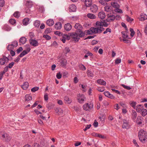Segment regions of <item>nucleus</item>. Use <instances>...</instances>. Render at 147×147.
<instances>
[{"instance_id": "obj_1", "label": "nucleus", "mask_w": 147, "mask_h": 147, "mask_svg": "<svg viewBox=\"0 0 147 147\" xmlns=\"http://www.w3.org/2000/svg\"><path fill=\"white\" fill-rule=\"evenodd\" d=\"M138 137L140 140L142 142L147 141V132L145 131L141 130L138 132Z\"/></svg>"}, {"instance_id": "obj_2", "label": "nucleus", "mask_w": 147, "mask_h": 147, "mask_svg": "<svg viewBox=\"0 0 147 147\" xmlns=\"http://www.w3.org/2000/svg\"><path fill=\"white\" fill-rule=\"evenodd\" d=\"M89 30V35H92L93 33L96 34L97 33H100L104 30V28L101 27L95 28L94 27L91 28Z\"/></svg>"}, {"instance_id": "obj_3", "label": "nucleus", "mask_w": 147, "mask_h": 147, "mask_svg": "<svg viewBox=\"0 0 147 147\" xmlns=\"http://www.w3.org/2000/svg\"><path fill=\"white\" fill-rule=\"evenodd\" d=\"M2 139L5 142H9L11 140V138L9 134L6 133H3L2 135Z\"/></svg>"}, {"instance_id": "obj_4", "label": "nucleus", "mask_w": 147, "mask_h": 147, "mask_svg": "<svg viewBox=\"0 0 147 147\" xmlns=\"http://www.w3.org/2000/svg\"><path fill=\"white\" fill-rule=\"evenodd\" d=\"M9 59L5 56H3L2 58H0V65H3L5 63H7L9 61Z\"/></svg>"}, {"instance_id": "obj_5", "label": "nucleus", "mask_w": 147, "mask_h": 147, "mask_svg": "<svg viewBox=\"0 0 147 147\" xmlns=\"http://www.w3.org/2000/svg\"><path fill=\"white\" fill-rule=\"evenodd\" d=\"M89 30H85L84 32H83L81 30H80L78 32V35H79V37H84L85 35H89Z\"/></svg>"}, {"instance_id": "obj_6", "label": "nucleus", "mask_w": 147, "mask_h": 147, "mask_svg": "<svg viewBox=\"0 0 147 147\" xmlns=\"http://www.w3.org/2000/svg\"><path fill=\"white\" fill-rule=\"evenodd\" d=\"M85 98L84 95V94L80 95V94H78L77 98L78 102L80 103H83L84 101V99Z\"/></svg>"}, {"instance_id": "obj_7", "label": "nucleus", "mask_w": 147, "mask_h": 147, "mask_svg": "<svg viewBox=\"0 0 147 147\" xmlns=\"http://www.w3.org/2000/svg\"><path fill=\"white\" fill-rule=\"evenodd\" d=\"M107 18L106 20L107 22H110L114 20L115 18V16L111 14H108L107 15Z\"/></svg>"}, {"instance_id": "obj_8", "label": "nucleus", "mask_w": 147, "mask_h": 147, "mask_svg": "<svg viewBox=\"0 0 147 147\" xmlns=\"http://www.w3.org/2000/svg\"><path fill=\"white\" fill-rule=\"evenodd\" d=\"M93 107V106L91 104L89 105L88 103H86L84 104L83 106L84 109L87 111H89L90 109H91Z\"/></svg>"}, {"instance_id": "obj_9", "label": "nucleus", "mask_w": 147, "mask_h": 147, "mask_svg": "<svg viewBox=\"0 0 147 147\" xmlns=\"http://www.w3.org/2000/svg\"><path fill=\"white\" fill-rule=\"evenodd\" d=\"M29 41L30 44L33 46L36 47L38 45V43L36 40L31 38Z\"/></svg>"}, {"instance_id": "obj_10", "label": "nucleus", "mask_w": 147, "mask_h": 147, "mask_svg": "<svg viewBox=\"0 0 147 147\" xmlns=\"http://www.w3.org/2000/svg\"><path fill=\"white\" fill-rule=\"evenodd\" d=\"M131 37H120L119 40L120 41H123L125 43H131L130 41L129 40Z\"/></svg>"}, {"instance_id": "obj_11", "label": "nucleus", "mask_w": 147, "mask_h": 147, "mask_svg": "<svg viewBox=\"0 0 147 147\" xmlns=\"http://www.w3.org/2000/svg\"><path fill=\"white\" fill-rule=\"evenodd\" d=\"M98 9V7L95 4L93 5L90 8L91 11L94 13H96Z\"/></svg>"}, {"instance_id": "obj_12", "label": "nucleus", "mask_w": 147, "mask_h": 147, "mask_svg": "<svg viewBox=\"0 0 147 147\" xmlns=\"http://www.w3.org/2000/svg\"><path fill=\"white\" fill-rule=\"evenodd\" d=\"M140 20L141 21H143L147 19V16L144 13H141L139 17Z\"/></svg>"}, {"instance_id": "obj_13", "label": "nucleus", "mask_w": 147, "mask_h": 147, "mask_svg": "<svg viewBox=\"0 0 147 147\" xmlns=\"http://www.w3.org/2000/svg\"><path fill=\"white\" fill-rule=\"evenodd\" d=\"M60 62L61 64V65L63 67H65L67 63V60L64 58H62L60 60Z\"/></svg>"}, {"instance_id": "obj_14", "label": "nucleus", "mask_w": 147, "mask_h": 147, "mask_svg": "<svg viewBox=\"0 0 147 147\" xmlns=\"http://www.w3.org/2000/svg\"><path fill=\"white\" fill-rule=\"evenodd\" d=\"M76 6L74 5H70L69 7V9L70 12H74L76 10Z\"/></svg>"}, {"instance_id": "obj_15", "label": "nucleus", "mask_w": 147, "mask_h": 147, "mask_svg": "<svg viewBox=\"0 0 147 147\" xmlns=\"http://www.w3.org/2000/svg\"><path fill=\"white\" fill-rule=\"evenodd\" d=\"M65 29L66 31H69L72 28L71 25L69 23H67L64 26Z\"/></svg>"}, {"instance_id": "obj_16", "label": "nucleus", "mask_w": 147, "mask_h": 147, "mask_svg": "<svg viewBox=\"0 0 147 147\" xmlns=\"http://www.w3.org/2000/svg\"><path fill=\"white\" fill-rule=\"evenodd\" d=\"M106 15L105 13L103 11L100 12L98 14V17L99 18L102 19L105 17Z\"/></svg>"}, {"instance_id": "obj_17", "label": "nucleus", "mask_w": 147, "mask_h": 147, "mask_svg": "<svg viewBox=\"0 0 147 147\" xmlns=\"http://www.w3.org/2000/svg\"><path fill=\"white\" fill-rule=\"evenodd\" d=\"M142 105H138L136 107L135 109L136 110L137 112H140L142 111V109H143V107H140Z\"/></svg>"}, {"instance_id": "obj_18", "label": "nucleus", "mask_w": 147, "mask_h": 147, "mask_svg": "<svg viewBox=\"0 0 147 147\" xmlns=\"http://www.w3.org/2000/svg\"><path fill=\"white\" fill-rule=\"evenodd\" d=\"M97 82L99 84L105 86L106 85V82L101 79L97 80Z\"/></svg>"}, {"instance_id": "obj_19", "label": "nucleus", "mask_w": 147, "mask_h": 147, "mask_svg": "<svg viewBox=\"0 0 147 147\" xmlns=\"http://www.w3.org/2000/svg\"><path fill=\"white\" fill-rule=\"evenodd\" d=\"M74 28L75 29L78 30V31L82 30V26L78 23L75 24L74 26Z\"/></svg>"}, {"instance_id": "obj_20", "label": "nucleus", "mask_w": 147, "mask_h": 147, "mask_svg": "<svg viewBox=\"0 0 147 147\" xmlns=\"http://www.w3.org/2000/svg\"><path fill=\"white\" fill-rule=\"evenodd\" d=\"M84 3L86 6L87 7L90 6L92 4V0H85L84 1Z\"/></svg>"}, {"instance_id": "obj_21", "label": "nucleus", "mask_w": 147, "mask_h": 147, "mask_svg": "<svg viewBox=\"0 0 147 147\" xmlns=\"http://www.w3.org/2000/svg\"><path fill=\"white\" fill-rule=\"evenodd\" d=\"M29 86L28 83L27 82H24L23 85H21V87L24 90H26L27 89Z\"/></svg>"}, {"instance_id": "obj_22", "label": "nucleus", "mask_w": 147, "mask_h": 147, "mask_svg": "<svg viewBox=\"0 0 147 147\" xmlns=\"http://www.w3.org/2000/svg\"><path fill=\"white\" fill-rule=\"evenodd\" d=\"M132 115V118L134 120H135L137 117V113L136 111L134 110H132L131 113Z\"/></svg>"}, {"instance_id": "obj_23", "label": "nucleus", "mask_w": 147, "mask_h": 147, "mask_svg": "<svg viewBox=\"0 0 147 147\" xmlns=\"http://www.w3.org/2000/svg\"><path fill=\"white\" fill-rule=\"evenodd\" d=\"M128 123L127 121L125 119L123 120V123L122 125V127L123 128H128Z\"/></svg>"}, {"instance_id": "obj_24", "label": "nucleus", "mask_w": 147, "mask_h": 147, "mask_svg": "<svg viewBox=\"0 0 147 147\" xmlns=\"http://www.w3.org/2000/svg\"><path fill=\"white\" fill-rule=\"evenodd\" d=\"M55 112L58 114H62L63 113V111L60 108H55Z\"/></svg>"}, {"instance_id": "obj_25", "label": "nucleus", "mask_w": 147, "mask_h": 147, "mask_svg": "<svg viewBox=\"0 0 147 147\" xmlns=\"http://www.w3.org/2000/svg\"><path fill=\"white\" fill-rule=\"evenodd\" d=\"M51 29L50 28H47L45 30L44 33L45 35L43 36V37H50V36L48 35H45L46 34H48L51 32Z\"/></svg>"}, {"instance_id": "obj_26", "label": "nucleus", "mask_w": 147, "mask_h": 147, "mask_svg": "<svg viewBox=\"0 0 147 147\" xmlns=\"http://www.w3.org/2000/svg\"><path fill=\"white\" fill-rule=\"evenodd\" d=\"M111 4L113 7L116 9L119 8L120 7L119 5L117 3L115 2H112Z\"/></svg>"}, {"instance_id": "obj_27", "label": "nucleus", "mask_w": 147, "mask_h": 147, "mask_svg": "<svg viewBox=\"0 0 147 147\" xmlns=\"http://www.w3.org/2000/svg\"><path fill=\"white\" fill-rule=\"evenodd\" d=\"M78 33L76 32L70 33L68 34V35H67L66 37H78Z\"/></svg>"}, {"instance_id": "obj_28", "label": "nucleus", "mask_w": 147, "mask_h": 147, "mask_svg": "<svg viewBox=\"0 0 147 147\" xmlns=\"http://www.w3.org/2000/svg\"><path fill=\"white\" fill-rule=\"evenodd\" d=\"M26 37H21L20 39V42L22 44H24L26 42Z\"/></svg>"}, {"instance_id": "obj_29", "label": "nucleus", "mask_w": 147, "mask_h": 147, "mask_svg": "<svg viewBox=\"0 0 147 147\" xmlns=\"http://www.w3.org/2000/svg\"><path fill=\"white\" fill-rule=\"evenodd\" d=\"M55 28L57 29H59L61 28V24L60 22L56 23L55 25Z\"/></svg>"}, {"instance_id": "obj_30", "label": "nucleus", "mask_w": 147, "mask_h": 147, "mask_svg": "<svg viewBox=\"0 0 147 147\" xmlns=\"http://www.w3.org/2000/svg\"><path fill=\"white\" fill-rule=\"evenodd\" d=\"M129 103L130 105L134 109H135V107H136V105L137 104V102H136L131 101L129 102Z\"/></svg>"}, {"instance_id": "obj_31", "label": "nucleus", "mask_w": 147, "mask_h": 147, "mask_svg": "<svg viewBox=\"0 0 147 147\" xmlns=\"http://www.w3.org/2000/svg\"><path fill=\"white\" fill-rule=\"evenodd\" d=\"M54 22L51 19H49L48 20L47 22V24L49 26H52L54 24Z\"/></svg>"}, {"instance_id": "obj_32", "label": "nucleus", "mask_w": 147, "mask_h": 147, "mask_svg": "<svg viewBox=\"0 0 147 147\" xmlns=\"http://www.w3.org/2000/svg\"><path fill=\"white\" fill-rule=\"evenodd\" d=\"M29 20V19L28 18L24 19L23 21V24L25 25H26L28 24Z\"/></svg>"}, {"instance_id": "obj_33", "label": "nucleus", "mask_w": 147, "mask_h": 147, "mask_svg": "<svg viewBox=\"0 0 147 147\" xmlns=\"http://www.w3.org/2000/svg\"><path fill=\"white\" fill-rule=\"evenodd\" d=\"M3 28V29L7 31H10L11 29V27L6 24L4 25Z\"/></svg>"}, {"instance_id": "obj_34", "label": "nucleus", "mask_w": 147, "mask_h": 147, "mask_svg": "<svg viewBox=\"0 0 147 147\" xmlns=\"http://www.w3.org/2000/svg\"><path fill=\"white\" fill-rule=\"evenodd\" d=\"M87 16L88 18L92 19H94L96 18V16L90 13H88L87 15Z\"/></svg>"}, {"instance_id": "obj_35", "label": "nucleus", "mask_w": 147, "mask_h": 147, "mask_svg": "<svg viewBox=\"0 0 147 147\" xmlns=\"http://www.w3.org/2000/svg\"><path fill=\"white\" fill-rule=\"evenodd\" d=\"M25 98L26 101H29L32 99L31 96H30L28 94H26L25 96Z\"/></svg>"}, {"instance_id": "obj_36", "label": "nucleus", "mask_w": 147, "mask_h": 147, "mask_svg": "<svg viewBox=\"0 0 147 147\" xmlns=\"http://www.w3.org/2000/svg\"><path fill=\"white\" fill-rule=\"evenodd\" d=\"M78 67H79L80 69L84 71L86 69V67L83 64H79L78 65Z\"/></svg>"}, {"instance_id": "obj_37", "label": "nucleus", "mask_w": 147, "mask_h": 147, "mask_svg": "<svg viewBox=\"0 0 147 147\" xmlns=\"http://www.w3.org/2000/svg\"><path fill=\"white\" fill-rule=\"evenodd\" d=\"M40 22L39 21L36 20L34 23V25L36 27H38L40 25Z\"/></svg>"}, {"instance_id": "obj_38", "label": "nucleus", "mask_w": 147, "mask_h": 147, "mask_svg": "<svg viewBox=\"0 0 147 147\" xmlns=\"http://www.w3.org/2000/svg\"><path fill=\"white\" fill-rule=\"evenodd\" d=\"M105 10L107 12L110 11L111 10V7L109 6H106L104 7Z\"/></svg>"}, {"instance_id": "obj_39", "label": "nucleus", "mask_w": 147, "mask_h": 147, "mask_svg": "<svg viewBox=\"0 0 147 147\" xmlns=\"http://www.w3.org/2000/svg\"><path fill=\"white\" fill-rule=\"evenodd\" d=\"M46 107L48 109L50 110L53 107V106L52 103L49 102L47 105Z\"/></svg>"}, {"instance_id": "obj_40", "label": "nucleus", "mask_w": 147, "mask_h": 147, "mask_svg": "<svg viewBox=\"0 0 147 147\" xmlns=\"http://www.w3.org/2000/svg\"><path fill=\"white\" fill-rule=\"evenodd\" d=\"M142 111V115L144 117L147 115V110L146 109H144L143 108Z\"/></svg>"}, {"instance_id": "obj_41", "label": "nucleus", "mask_w": 147, "mask_h": 147, "mask_svg": "<svg viewBox=\"0 0 147 147\" xmlns=\"http://www.w3.org/2000/svg\"><path fill=\"white\" fill-rule=\"evenodd\" d=\"M64 100L68 104H70L71 102V101L70 99L68 97H65L64 98Z\"/></svg>"}, {"instance_id": "obj_42", "label": "nucleus", "mask_w": 147, "mask_h": 147, "mask_svg": "<svg viewBox=\"0 0 147 147\" xmlns=\"http://www.w3.org/2000/svg\"><path fill=\"white\" fill-rule=\"evenodd\" d=\"M62 74L63 75V78H66L68 76V72L66 71H64L62 72Z\"/></svg>"}, {"instance_id": "obj_43", "label": "nucleus", "mask_w": 147, "mask_h": 147, "mask_svg": "<svg viewBox=\"0 0 147 147\" xmlns=\"http://www.w3.org/2000/svg\"><path fill=\"white\" fill-rule=\"evenodd\" d=\"M27 54L28 53H26V51H25V50H24L19 55V57H22Z\"/></svg>"}, {"instance_id": "obj_44", "label": "nucleus", "mask_w": 147, "mask_h": 147, "mask_svg": "<svg viewBox=\"0 0 147 147\" xmlns=\"http://www.w3.org/2000/svg\"><path fill=\"white\" fill-rule=\"evenodd\" d=\"M71 40L74 41L75 42H78L80 39V37H72Z\"/></svg>"}, {"instance_id": "obj_45", "label": "nucleus", "mask_w": 147, "mask_h": 147, "mask_svg": "<svg viewBox=\"0 0 147 147\" xmlns=\"http://www.w3.org/2000/svg\"><path fill=\"white\" fill-rule=\"evenodd\" d=\"M136 123L138 125H140L142 123V120L140 118L138 117L136 120Z\"/></svg>"}, {"instance_id": "obj_46", "label": "nucleus", "mask_w": 147, "mask_h": 147, "mask_svg": "<svg viewBox=\"0 0 147 147\" xmlns=\"http://www.w3.org/2000/svg\"><path fill=\"white\" fill-rule=\"evenodd\" d=\"M54 33L55 34L58 36H62V33L59 31L55 32H54Z\"/></svg>"}, {"instance_id": "obj_47", "label": "nucleus", "mask_w": 147, "mask_h": 147, "mask_svg": "<svg viewBox=\"0 0 147 147\" xmlns=\"http://www.w3.org/2000/svg\"><path fill=\"white\" fill-rule=\"evenodd\" d=\"M121 86H122L125 89L128 90H130L131 89V88L129 86H126L125 85L123 84H121Z\"/></svg>"}, {"instance_id": "obj_48", "label": "nucleus", "mask_w": 147, "mask_h": 147, "mask_svg": "<svg viewBox=\"0 0 147 147\" xmlns=\"http://www.w3.org/2000/svg\"><path fill=\"white\" fill-rule=\"evenodd\" d=\"M130 31L131 32V36L132 37L134 35L135 33L133 29L131 28H130Z\"/></svg>"}, {"instance_id": "obj_49", "label": "nucleus", "mask_w": 147, "mask_h": 147, "mask_svg": "<svg viewBox=\"0 0 147 147\" xmlns=\"http://www.w3.org/2000/svg\"><path fill=\"white\" fill-rule=\"evenodd\" d=\"M9 22L12 25H13L16 23V20L13 19H11Z\"/></svg>"}, {"instance_id": "obj_50", "label": "nucleus", "mask_w": 147, "mask_h": 147, "mask_svg": "<svg viewBox=\"0 0 147 147\" xmlns=\"http://www.w3.org/2000/svg\"><path fill=\"white\" fill-rule=\"evenodd\" d=\"M13 16L14 17L16 18H18L20 16L19 12L18 11L16 12L13 14Z\"/></svg>"}, {"instance_id": "obj_51", "label": "nucleus", "mask_w": 147, "mask_h": 147, "mask_svg": "<svg viewBox=\"0 0 147 147\" xmlns=\"http://www.w3.org/2000/svg\"><path fill=\"white\" fill-rule=\"evenodd\" d=\"M39 89V87H34L31 89V91L32 92H34L38 90Z\"/></svg>"}, {"instance_id": "obj_52", "label": "nucleus", "mask_w": 147, "mask_h": 147, "mask_svg": "<svg viewBox=\"0 0 147 147\" xmlns=\"http://www.w3.org/2000/svg\"><path fill=\"white\" fill-rule=\"evenodd\" d=\"M98 90L100 92H103L105 90V87H98L97 88Z\"/></svg>"}, {"instance_id": "obj_53", "label": "nucleus", "mask_w": 147, "mask_h": 147, "mask_svg": "<svg viewBox=\"0 0 147 147\" xmlns=\"http://www.w3.org/2000/svg\"><path fill=\"white\" fill-rule=\"evenodd\" d=\"M23 49L22 47H20L19 49H18L16 50V53L18 54L20 52L22 51Z\"/></svg>"}, {"instance_id": "obj_54", "label": "nucleus", "mask_w": 147, "mask_h": 147, "mask_svg": "<svg viewBox=\"0 0 147 147\" xmlns=\"http://www.w3.org/2000/svg\"><path fill=\"white\" fill-rule=\"evenodd\" d=\"M91 126V124L87 125L86 126L85 128L83 130L84 131H86L88 129H89Z\"/></svg>"}, {"instance_id": "obj_55", "label": "nucleus", "mask_w": 147, "mask_h": 147, "mask_svg": "<svg viewBox=\"0 0 147 147\" xmlns=\"http://www.w3.org/2000/svg\"><path fill=\"white\" fill-rule=\"evenodd\" d=\"M14 47L11 44L8 46L7 48L8 50H10L13 49Z\"/></svg>"}, {"instance_id": "obj_56", "label": "nucleus", "mask_w": 147, "mask_h": 147, "mask_svg": "<svg viewBox=\"0 0 147 147\" xmlns=\"http://www.w3.org/2000/svg\"><path fill=\"white\" fill-rule=\"evenodd\" d=\"M126 20H127L128 22H131L133 20V19L132 18H131L127 16H126Z\"/></svg>"}, {"instance_id": "obj_57", "label": "nucleus", "mask_w": 147, "mask_h": 147, "mask_svg": "<svg viewBox=\"0 0 147 147\" xmlns=\"http://www.w3.org/2000/svg\"><path fill=\"white\" fill-rule=\"evenodd\" d=\"M121 62V59H117L115 61V64H118L120 63Z\"/></svg>"}, {"instance_id": "obj_58", "label": "nucleus", "mask_w": 147, "mask_h": 147, "mask_svg": "<svg viewBox=\"0 0 147 147\" xmlns=\"http://www.w3.org/2000/svg\"><path fill=\"white\" fill-rule=\"evenodd\" d=\"M27 48L26 49L25 51L26 53H28L30 51L31 49L30 48V46L29 45H26Z\"/></svg>"}, {"instance_id": "obj_59", "label": "nucleus", "mask_w": 147, "mask_h": 147, "mask_svg": "<svg viewBox=\"0 0 147 147\" xmlns=\"http://www.w3.org/2000/svg\"><path fill=\"white\" fill-rule=\"evenodd\" d=\"M62 77V75L60 72L58 73L56 75V77L58 79H60Z\"/></svg>"}, {"instance_id": "obj_60", "label": "nucleus", "mask_w": 147, "mask_h": 147, "mask_svg": "<svg viewBox=\"0 0 147 147\" xmlns=\"http://www.w3.org/2000/svg\"><path fill=\"white\" fill-rule=\"evenodd\" d=\"M95 136H97L99 138H101L102 139H104L105 138V137L104 136L102 135L101 134H95Z\"/></svg>"}, {"instance_id": "obj_61", "label": "nucleus", "mask_w": 147, "mask_h": 147, "mask_svg": "<svg viewBox=\"0 0 147 147\" xmlns=\"http://www.w3.org/2000/svg\"><path fill=\"white\" fill-rule=\"evenodd\" d=\"M14 47H16L18 45V42L17 41H14L11 44Z\"/></svg>"}, {"instance_id": "obj_62", "label": "nucleus", "mask_w": 147, "mask_h": 147, "mask_svg": "<svg viewBox=\"0 0 147 147\" xmlns=\"http://www.w3.org/2000/svg\"><path fill=\"white\" fill-rule=\"evenodd\" d=\"M102 22H99L97 21L96 22V25L97 26H102Z\"/></svg>"}, {"instance_id": "obj_63", "label": "nucleus", "mask_w": 147, "mask_h": 147, "mask_svg": "<svg viewBox=\"0 0 147 147\" xmlns=\"http://www.w3.org/2000/svg\"><path fill=\"white\" fill-rule=\"evenodd\" d=\"M104 1V0H100L99 2L102 5H105L106 4V3Z\"/></svg>"}, {"instance_id": "obj_64", "label": "nucleus", "mask_w": 147, "mask_h": 147, "mask_svg": "<svg viewBox=\"0 0 147 147\" xmlns=\"http://www.w3.org/2000/svg\"><path fill=\"white\" fill-rule=\"evenodd\" d=\"M29 36L30 37H34V36H35V35L34 34V32H30L29 33Z\"/></svg>"}]
</instances>
